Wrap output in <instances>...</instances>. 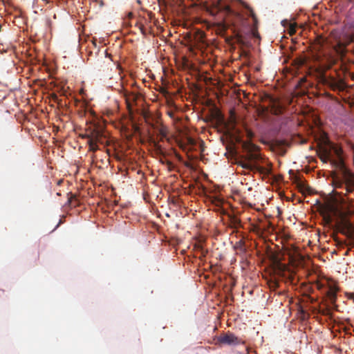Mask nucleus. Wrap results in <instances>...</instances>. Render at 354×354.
I'll return each instance as SVG.
<instances>
[{
  "label": "nucleus",
  "mask_w": 354,
  "mask_h": 354,
  "mask_svg": "<svg viewBox=\"0 0 354 354\" xmlns=\"http://www.w3.org/2000/svg\"><path fill=\"white\" fill-rule=\"evenodd\" d=\"M194 249L200 251L203 256H205L207 253V250H205L203 246V245L201 243H196L194 245Z\"/></svg>",
  "instance_id": "16"
},
{
  "label": "nucleus",
  "mask_w": 354,
  "mask_h": 354,
  "mask_svg": "<svg viewBox=\"0 0 354 354\" xmlns=\"http://www.w3.org/2000/svg\"><path fill=\"white\" fill-rule=\"evenodd\" d=\"M160 135L161 136V138H160V140L161 141H162L163 139L167 137V134H166L165 131L163 129H160Z\"/></svg>",
  "instance_id": "21"
},
{
  "label": "nucleus",
  "mask_w": 354,
  "mask_h": 354,
  "mask_svg": "<svg viewBox=\"0 0 354 354\" xmlns=\"http://www.w3.org/2000/svg\"><path fill=\"white\" fill-rule=\"evenodd\" d=\"M1 30V25L0 24V31Z\"/></svg>",
  "instance_id": "32"
},
{
  "label": "nucleus",
  "mask_w": 354,
  "mask_h": 354,
  "mask_svg": "<svg viewBox=\"0 0 354 354\" xmlns=\"http://www.w3.org/2000/svg\"><path fill=\"white\" fill-rule=\"evenodd\" d=\"M136 96L134 95H130L129 96L127 97V104L129 109H130V106H131V100L132 102H134L136 100Z\"/></svg>",
  "instance_id": "18"
},
{
  "label": "nucleus",
  "mask_w": 354,
  "mask_h": 354,
  "mask_svg": "<svg viewBox=\"0 0 354 354\" xmlns=\"http://www.w3.org/2000/svg\"><path fill=\"white\" fill-rule=\"evenodd\" d=\"M318 43L320 46V48H322L326 42V39L322 37H320L317 39Z\"/></svg>",
  "instance_id": "20"
},
{
  "label": "nucleus",
  "mask_w": 354,
  "mask_h": 354,
  "mask_svg": "<svg viewBox=\"0 0 354 354\" xmlns=\"http://www.w3.org/2000/svg\"><path fill=\"white\" fill-rule=\"evenodd\" d=\"M183 164L187 168H192V165L189 162H184Z\"/></svg>",
  "instance_id": "25"
},
{
  "label": "nucleus",
  "mask_w": 354,
  "mask_h": 354,
  "mask_svg": "<svg viewBox=\"0 0 354 354\" xmlns=\"http://www.w3.org/2000/svg\"><path fill=\"white\" fill-rule=\"evenodd\" d=\"M348 44L339 40L336 44L333 46V50L337 54V57L332 53L319 50V53L316 56V61L319 64L321 70L326 71L330 69L337 63L338 57H344L346 53Z\"/></svg>",
  "instance_id": "3"
},
{
  "label": "nucleus",
  "mask_w": 354,
  "mask_h": 354,
  "mask_svg": "<svg viewBox=\"0 0 354 354\" xmlns=\"http://www.w3.org/2000/svg\"><path fill=\"white\" fill-rule=\"evenodd\" d=\"M188 142H189V143L190 145H194V143H195L194 140L192 138H189V139H188Z\"/></svg>",
  "instance_id": "26"
},
{
  "label": "nucleus",
  "mask_w": 354,
  "mask_h": 354,
  "mask_svg": "<svg viewBox=\"0 0 354 354\" xmlns=\"http://www.w3.org/2000/svg\"><path fill=\"white\" fill-rule=\"evenodd\" d=\"M238 243L240 245H243L244 243L242 241H240Z\"/></svg>",
  "instance_id": "31"
},
{
  "label": "nucleus",
  "mask_w": 354,
  "mask_h": 354,
  "mask_svg": "<svg viewBox=\"0 0 354 354\" xmlns=\"http://www.w3.org/2000/svg\"><path fill=\"white\" fill-rule=\"evenodd\" d=\"M268 285L271 290L274 291L279 288V283L276 279H270L268 281Z\"/></svg>",
  "instance_id": "10"
},
{
  "label": "nucleus",
  "mask_w": 354,
  "mask_h": 354,
  "mask_svg": "<svg viewBox=\"0 0 354 354\" xmlns=\"http://www.w3.org/2000/svg\"><path fill=\"white\" fill-rule=\"evenodd\" d=\"M297 25L296 24H290L288 29V32L290 35H293L296 32Z\"/></svg>",
  "instance_id": "17"
},
{
  "label": "nucleus",
  "mask_w": 354,
  "mask_h": 354,
  "mask_svg": "<svg viewBox=\"0 0 354 354\" xmlns=\"http://www.w3.org/2000/svg\"><path fill=\"white\" fill-rule=\"evenodd\" d=\"M280 272H281L279 270L278 274H280Z\"/></svg>",
  "instance_id": "33"
},
{
  "label": "nucleus",
  "mask_w": 354,
  "mask_h": 354,
  "mask_svg": "<svg viewBox=\"0 0 354 354\" xmlns=\"http://www.w3.org/2000/svg\"><path fill=\"white\" fill-rule=\"evenodd\" d=\"M139 28H140V30L141 32H142L143 35H146V34H147L146 29H145V26H144L143 25L140 24V25L139 26Z\"/></svg>",
  "instance_id": "23"
},
{
  "label": "nucleus",
  "mask_w": 354,
  "mask_h": 354,
  "mask_svg": "<svg viewBox=\"0 0 354 354\" xmlns=\"http://www.w3.org/2000/svg\"><path fill=\"white\" fill-rule=\"evenodd\" d=\"M240 225H241V221L239 218H237L234 216L231 218V221H230L231 227L237 228Z\"/></svg>",
  "instance_id": "14"
},
{
  "label": "nucleus",
  "mask_w": 354,
  "mask_h": 354,
  "mask_svg": "<svg viewBox=\"0 0 354 354\" xmlns=\"http://www.w3.org/2000/svg\"><path fill=\"white\" fill-rule=\"evenodd\" d=\"M342 150L340 149H336L337 154L339 156L341 155Z\"/></svg>",
  "instance_id": "27"
},
{
  "label": "nucleus",
  "mask_w": 354,
  "mask_h": 354,
  "mask_svg": "<svg viewBox=\"0 0 354 354\" xmlns=\"http://www.w3.org/2000/svg\"><path fill=\"white\" fill-rule=\"evenodd\" d=\"M75 198V196H71L69 198H68V203H71L72 201V199Z\"/></svg>",
  "instance_id": "29"
},
{
  "label": "nucleus",
  "mask_w": 354,
  "mask_h": 354,
  "mask_svg": "<svg viewBox=\"0 0 354 354\" xmlns=\"http://www.w3.org/2000/svg\"><path fill=\"white\" fill-rule=\"evenodd\" d=\"M245 8L248 10L249 15L251 17L254 21V23L256 24L257 23V17L254 12V10L248 6L245 5Z\"/></svg>",
  "instance_id": "15"
},
{
  "label": "nucleus",
  "mask_w": 354,
  "mask_h": 354,
  "mask_svg": "<svg viewBox=\"0 0 354 354\" xmlns=\"http://www.w3.org/2000/svg\"><path fill=\"white\" fill-rule=\"evenodd\" d=\"M220 9L225 12V16L224 21L219 24V28L223 31L231 29L237 41L242 42V33L248 26V19L232 10L228 5H220Z\"/></svg>",
  "instance_id": "2"
},
{
  "label": "nucleus",
  "mask_w": 354,
  "mask_h": 354,
  "mask_svg": "<svg viewBox=\"0 0 354 354\" xmlns=\"http://www.w3.org/2000/svg\"><path fill=\"white\" fill-rule=\"evenodd\" d=\"M354 226L346 218L344 217L341 219V221L339 224L338 228L343 229V228H351V227Z\"/></svg>",
  "instance_id": "9"
},
{
  "label": "nucleus",
  "mask_w": 354,
  "mask_h": 354,
  "mask_svg": "<svg viewBox=\"0 0 354 354\" xmlns=\"http://www.w3.org/2000/svg\"><path fill=\"white\" fill-rule=\"evenodd\" d=\"M176 157L178 158V159L180 161H182V160H183V158H182V157H181L180 155L176 154Z\"/></svg>",
  "instance_id": "28"
},
{
  "label": "nucleus",
  "mask_w": 354,
  "mask_h": 354,
  "mask_svg": "<svg viewBox=\"0 0 354 354\" xmlns=\"http://www.w3.org/2000/svg\"><path fill=\"white\" fill-rule=\"evenodd\" d=\"M241 167H243V168H245V169H251V167H252V166H251V165H250V164H249V163H246V162L241 163Z\"/></svg>",
  "instance_id": "22"
},
{
  "label": "nucleus",
  "mask_w": 354,
  "mask_h": 354,
  "mask_svg": "<svg viewBox=\"0 0 354 354\" xmlns=\"http://www.w3.org/2000/svg\"><path fill=\"white\" fill-rule=\"evenodd\" d=\"M88 138V145L89 151L95 152L99 149L97 142L102 137V133L98 130H93L89 135H86Z\"/></svg>",
  "instance_id": "5"
},
{
  "label": "nucleus",
  "mask_w": 354,
  "mask_h": 354,
  "mask_svg": "<svg viewBox=\"0 0 354 354\" xmlns=\"http://www.w3.org/2000/svg\"><path fill=\"white\" fill-rule=\"evenodd\" d=\"M153 147L156 151V153L159 155H165L164 153V149L162 147V146L159 144L158 142L153 141Z\"/></svg>",
  "instance_id": "12"
},
{
  "label": "nucleus",
  "mask_w": 354,
  "mask_h": 354,
  "mask_svg": "<svg viewBox=\"0 0 354 354\" xmlns=\"http://www.w3.org/2000/svg\"><path fill=\"white\" fill-rule=\"evenodd\" d=\"M323 220L324 221V223L326 225H330L331 223H332V217L330 215L328 214V215H324V218H323Z\"/></svg>",
  "instance_id": "19"
},
{
  "label": "nucleus",
  "mask_w": 354,
  "mask_h": 354,
  "mask_svg": "<svg viewBox=\"0 0 354 354\" xmlns=\"http://www.w3.org/2000/svg\"><path fill=\"white\" fill-rule=\"evenodd\" d=\"M254 167L255 169H257L259 172L263 174H268L271 169L270 168H266L265 167L259 166V165H254Z\"/></svg>",
  "instance_id": "13"
},
{
  "label": "nucleus",
  "mask_w": 354,
  "mask_h": 354,
  "mask_svg": "<svg viewBox=\"0 0 354 354\" xmlns=\"http://www.w3.org/2000/svg\"><path fill=\"white\" fill-rule=\"evenodd\" d=\"M243 148L247 153V157L249 160H258L260 155L256 153L257 147L250 142H243Z\"/></svg>",
  "instance_id": "6"
},
{
  "label": "nucleus",
  "mask_w": 354,
  "mask_h": 354,
  "mask_svg": "<svg viewBox=\"0 0 354 354\" xmlns=\"http://www.w3.org/2000/svg\"><path fill=\"white\" fill-rule=\"evenodd\" d=\"M253 35H254V37H259L258 32H257L255 31H253Z\"/></svg>",
  "instance_id": "30"
},
{
  "label": "nucleus",
  "mask_w": 354,
  "mask_h": 354,
  "mask_svg": "<svg viewBox=\"0 0 354 354\" xmlns=\"http://www.w3.org/2000/svg\"><path fill=\"white\" fill-rule=\"evenodd\" d=\"M327 297L332 302L335 301L337 299V289L334 287H330L327 292Z\"/></svg>",
  "instance_id": "8"
},
{
  "label": "nucleus",
  "mask_w": 354,
  "mask_h": 354,
  "mask_svg": "<svg viewBox=\"0 0 354 354\" xmlns=\"http://www.w3.org/2000/svg\"><path fill=\"white\" fill-rule=\"evenodd\" d=\"M217 342L220 344L225 345H238L243 343L241 339L230 331L218 336Z\"/></svg>",
  "instance_id": "4"
},
{
  "label": "nucleus",
  "mask_w": 354,
  "mask_h": 354,
  "mask_svg": "<svg viewBox=\"0 0 354 354\" xmlns=\"http://www.w3.org/2000/svg\"><path fill=\"white\" fill-rule=\"evenodd\" d=\"M279 271L280 272H284L285 270H286V266L279 264Z\"/></svg>",
  "instance_id": "24"
},
{
  "label": "nucleus",
  "mask_w": 354,
  "mask_h": 354,
  "mask_svg": "<svg viewBox=\"0 0 354 354\" xmlns=\"http://www.w3.org/2000/svg\"><path fill=\"white\" fill-rule=\"evenodd\" d=\"M337 171L332 174V184L336 191V194L346 196L348 201H354V173L348 169L343 160L339 158L333 162Z\"/></svg>",
  "instance_id": "1"
},
{
  "label": "nucleus",
  "mask_w": 354,
  "mask_h": 354,
  "mask_svg": "<svg viewBox=\"0 0 354 354\" xmlns=\"http://www.w3.org/2000/svg\"><path fill=\"white\" fill-rule=\"evenodd\" d=\"M339 232L348 237H353L354 236V226L351 227V228L339 229Z\"/></svg>",
  "instance_id": "11"
},
{
  "label": "nucleus",
  "mask_w": 354,
  "mask_h": 354,
  "mask_svg": "<svg viewBox=\"0 0 354 354\" xmlns=\"http://www.w3.org/2000/svg\"><path fill=\"white\" fill-rule=\"evenodd\" d=\"M330 86L333 90L337 89V90H339V91H342L345 88V83H344L343 80H339L337 81L333 80L330 83Z\"/></svg>",
  "instance_id": "7"
}]
</instances>
